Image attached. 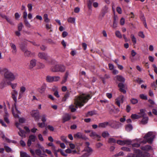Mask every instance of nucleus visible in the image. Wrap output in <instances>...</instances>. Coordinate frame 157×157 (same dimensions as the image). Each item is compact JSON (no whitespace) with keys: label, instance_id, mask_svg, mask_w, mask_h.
Wrapping results in <instances>:
<instances>
[{"label":"nucleus","instance_id":"b1692460","mask_svg":"<svg viewBox=\"0 0 157 157\" xmlns=\"http://www.w3.org/2000/svg\"><path fill=\"white\" fill-rule=\"evenodd\" d=\"M143 117V118L141 121V123L143 124H145L147 123L148 120V118L147 117L144 116Z\"/></svg>","mask_w":157,"mask_h":157},{"label":"nucleus","instance_id":"a878e982","mask_svg":"<svg viewBox=\"0 0 157 157\" xmlns=\"http://www.w3.org/2000/svg\"><path fill=\"white\" fill-rule=\"evenodd\" d=\"M69 74L68 72H67L64 77L62 82H61V84H63L64 83L67 81Z\"/></svg>","mask_w":157,"mask_h":157},{"label":"nucleus","instance_id":"69168bd1","mask_svg":"<svg viewBox=\"0 0 157 157\" xmlns=\"http://www.w3.org/2000/svg\"><path fill=\"white\" fill-rule=\"evenodd\" d=\"M152 112L153 114L155 115H157V107L153 109Z\"/></svg>","mask_w":157,"mask_h":157},{"label":"nucleus","instance_id":"e2e57ef3","mask_svg":"<svg viewBox=\"0 0 157 157\" xmlns=\"http://www.w3.org/2000/svg\"><path fill=\"white\" fill-rule=\"evenodd\" d=\"M102 145V144L101 143H98L96 144V147L98 148L101 147Z\"/></svg>","mask_w":157,"mask_h":157},{"label":"nucleus","instance_id":"0eeeda50","mask_svg":"<svg viewBox=\"0 0 157 157\" xmlns=\"http://www.w3.org/2000/svg\"><path fill=\"white\" fill-rule=\"evenodd\" d=\"M145 115V111L144 109H141L140 110V112L138 113V114H132L131 116V117L133 119H138L142 117H144Z\"/></svg>","mask_w":157,"mask_h":157},{"label":"nucleus","instance_id":"cd10ccee","mask_svg":"<svg viewBox=\"0 0 157 157\" xmlns=\"http://www.w3.org/2000/svg\"><path fill=\"white\" fill-rule=\"evenodd\" d=\"M5 115H4V119L5 121L7 123H9V121L8 118V117L9 116V114H8L7 111L5 110Z\"/></svg>","mask_w":157,"mask_h":157},{"label":"nucleus","instance_id":"f3484780","mask_svg":"<svg viewBox=\"0 0 157 157\" xmlns=\"http://www.w3.org/2000/svg\"><path fill=\"white\" fill-rule=\"evenodd\" d=\"M12 81L10 80L9 79L4 78L3 81L1 83V85H2L3 86V87L6 86V85H10Z\"/></svg>","mask_w":157,"mask_h":157},{"label":"nucleus","instance_id":"c85d7f7f","mask_svg":"<svg viewBox=\"0 0 157 157\" xmlns=\"http://www.w3.org/2000/svg\"><path fill=\"white\" fill-rule=\"evenodd\" d=\"M11 47L12 49V52L13 54H15L17 52L16 47L15 44H11Z\"/></svg>","mask_w":157,"mask_h":157},{"label":"nucleus","instance_id":"de8ad7c7","mask_svg":"<svg viewBox=\"0 0 157 157\" xmlns=\"http://www.w3.org/2000/svg\"><path fill=\"white\" fill-rule=\"evenodd\" d=\"M131 102L133 104H135L137 103L138 102V100L137 99L132 98L131 100Z\"/></svg>","mask_w":157,"mask_h":157},{"label":"nucleus","instance_id":"603ef678","mask_svg":"<svg viewBox=\"0 0 157 157\" xmlns=\"http://www.w3.org/2000/svg\"><path fill=\"white\" fill-rule=\"evenodd\" d=\"M25 25L28 27L29 28L31 27V25L28 22L27 19H25Z\"/></svg>","mask_w":157,"mask_h":157},{"label":"nucleus","instance_id":"aec40b11","mask_svg":"<svg viewBox=\"0 0 157 157\" xmlns=\"http://www.w3.org/2000/svg\"><path fill=\"white\" fill-rule=\"evenodd\" d=\"M39 57L41 59H44L47 60L48 58V56L46 54L40 52L38 54Z\"/></svg>","mask_w":157,"mask_h":157},{"label":"nucleus","instance_id":"a211bd4d","mask_svg":"<svg viewBox=\"0 0 157 157\" xmlns=\"http://www.w3.org/2000/svg\"><path fill=\"white\" fill-rule=\"evenodd\" d=\"M26 90L25 87L24 86H22L20 87L18 99H20L21 98Z\"/></svg>","mask_w":157,"mask_h":157},{"label":"nucleus","instance_id":"58836bf2","mask_svg":"<svg viewBox=\"0 0 157 157\" xmlns=\"http://www.w3.org/2000/svg\"><path fill=\"white\" fill-rule=\"evenodd\" d=\"M37 67L38 69H41L44 68L45 65L42 63L38 62L37 64Z\"/></svg>","mask_w":157,"mask_h":157},{"label":"nucleus","instance_id":"412c9836","mask_svg":"<svg viewBox=\"0 0 157 157\" xmlns=\"http://www.w3.org/2000/svg\"><path fill=\"white\" fill-rule=\"evenodd\" d=\"M114 80L119 82H124L125 81L124 78L122 76L117 75L114 78Z\"/></svg>","mask_w":157,"mask_h":157},{"label":"nucleus","instance_id":"6ab92c4d","mask_svg":"<svg viewBox=\"0 0 157 157\" xmlns=\"http://www.w3.org/2000/svg\"><path fill=\"white\" fill-rule=\"evenodd\" d=\"M16 125L17 127L19 128L20 130V132H18L19 135L21 137L25 136V134L24 132L21 129L19 128V126L20 125V124L18 122H16Z\"/></svg>","mask_w":157,"mask_h":157},{"label":"nucleus","instance_id":"6e6d98bb","mask_svg":"<svg viewBox=\"0 0 157 157\" xmlns=\"http://www.w3.org/2000/svg\"><path fill=\"white\" fill-rule=\"evenodd\" d=\"M23 26V24H22V23H19L18 24V30L19 31H21L22 29Z\"/></svg>","mask_w":157,"mask_h":157},{"label":"nucleus","instance_id":"423d86ee","mask_svg":"<svg viewBox=\"0 0 157 157\" xmlns=\"http://www.w3.org/2000/svg\"><path fill=\"white\" fill-rule=\"evenodd\" d=\"M15 109L13 108L12 109V111L13 115L14 117L16 118H19V121L20 123H22L25 122V120L23 118H19L18 116V114H20V112L17 109V108L15 105Z\"/></svg>","mask_w":157,"mask_h":157},{"label":"nucleus","instance_id":"a19ab883","mask_svg":"<svg viewBox=\"0 0 157 157\" xmlns=\"http://www.w3.org/2000/svg\"><path fill=\"white\" fill-rule=\"evenodd\" d=\"M115 35L117 37L119 38H121L122 36L120 32L119 31H116L115 32Z\"/></svg>","mask_w":157,"mask_h":157},{"label":"nucleus","instance_id":"2eb2a0df","mask_svg":"<svg viewBox=\"0 0 157 157\" xmlns=\"http://www.w3.org/2000/svg\"><path fill=\"white\" fill-rule=\"evenodd\" d=\"M36 139V136L34 135H32L29 136V139L27 142V145L28 146H30L32 142H34Z\"/></svg>","mask_w":157,"mask_h":157},{"label":"nucleus","instance_id":"7ed1b4c3","mask_svg":"<svg viewBox=\"0 0 157 157\" xmlns=\"http://www.w3.org/2000/svg\"><path fill=\"white\" fill-rule=\"evenodd\" d=\"M4 77L5 78L9 79L10 81H13L16 78L17 75H14L9 70L5 69L4 70Z\"/></svg>","mask_w":157,"mask_h":157},{"label":"nucleus","instance_id":"39448f33","mask_svg":"<svg viewBox=\"0 0 157 157\" xmlns=\"http://www.w3.org/2000/svg\"><path fill=\"white\" fill-rule=\"evenodd\" d=\"M64 66L62 65L56 64L52 66L51 68V71L53 72H63L65 70Z\"/></svg>","mask_w":157,"mask_h":157},{"label":"nucleus","instance_id":"ddd939ff","mask_svg":"<svg viewBox=\"0 0 157 157\" xmlns=\"http://www.w3.org/2000/svg\"><path fill=\"white\" fill-rule=\"evenodd\" d=\"M89 136L93 139H97L98 141L100 140L101 136L97 134L96 132H91Z\"/></svg>","mask_w":157,"mask_h":157},{"label":"nucleus","instance_id":"0e129e2a","mask_svg":"<svg viewBox=\"0 0 157 157\" xmlns=\"http://www.w3.org/2000/svg\"><path fill=\"white\" fill-rule=\"evenodd\" d=\"M125 23V19L124 18H122L120 21V24L121 25H123Z\"/></svg>","mask_w":157,"mask_h":157},{"label":"nucleus","instance_id":"4d7b16f0","mask_svg":"<svg viewBox=\"0 0 157 157\" xmlns=\"http://www.w3.org/2000/svg\"><path fill=\"white\" fill-rule=\"evenodd\" d=\"M45 122H42V123H38L37 124V125L40 128H42L44 127L45 125Z\"/></svg>","mask_w":157,"mask_h":157},{"label":"nucleus","instance_id":"49530a36","mask_svg":"<svg viewBox=\"0 0 157 157\" xmlns=\"http://www.w3.org/2000/svg\"><path fill=\"white\" fill-rule=\"evenodd\" d=\"M60 79L59 76H53V82H57L59 81Z\"/></svg>","mask_w":157,"mask_h":157},{"label":"nucleus","instance_id":"dca6fc26","mask_svg":"<svg viewBox=\"0 0 157 157\" xmlns=\"http://www.w3.org/2000/svg\"><path fill=\"white\" fill-rule=\"evenodd\" d=\"M21 48L23 52H24V55L25 56L29 57L32 55V53L31 52L28 50L26 48L22 47Z\"/></svg>","mask_w":157,"mask_h":157},{"label":"nucleus","instance_id":"bb28decb","mask_svg":"<svg viewBox=\"0 0 157 157\" xmlns=\"http://www.w3.org/2000/svg\"><path fill=\"white\" fill-rule=\"evenodd\" d=\"M62 118L63 122L68 121L69 120V114L67 113L64 114Z\"/></svg>","mask_w":157,"mask_h":157},{"label":"nucleus","instance_id":"4468645a","mask_svg":"<svg viewBox=\"0 0 157 157\" xmlns=\"http://www.w3.org/2000/svg\"><path fill=\"white\" fill-rule=\"evenodd\" d=\"M69 146L71 148L69 149V153H72L73 154L76 153L78 154L75 149V146L74 144L69 143Z\"/></svg>","mask_w":157,"mask_h":157},{"label":"nucleus","instance_id":"3c124183","mask_svg":"<svg viewBox=\"0 0 157 157\" xmlns=\"http://www.w3.org/2000/svg\"><path fill=\"white\" fill-rule=\"evenodd\" d=\"M69 97V94L67 92L65 95L63 97L62 99L63 101H65Z\"/></svg>","mask_w":157,"mask_h":157},{"label":"nucleus","instance_id":"4c0bfd02","mask_svg":"<svg viewBox=\"0 0 157 157\" xmlns=\"http://www.w3.org/2000/svg\"><path fill=\"white\" fill-rule=\"evenodd\" d=\"M117 17H114L113 25V27L115 28L117 27Z\"/></svg>","mask_w":157,"mask_h":157},{"label":"nucleus","instance_id":"5fc2aeb1","mask_svg":"<svg viewBox=\"0 0 157 157\" xmlns=\"http://www.w3.org/2000/svg\"><path fill=\"white\" fill-rule=\"evenodd\" d=\"M47 128L48 129L51 131H53L54 130V127L52 125H48L47 126Z\"/></svg>","mask_w":157,"mask_h":157},{"label":"nucleus","instance_id":"5701e85b","mask_svg":"<svg viewBox=\"0 0 157 157\" xmlns=\"http://www.w3.org/2000/svg\"><path fill=\"white\" fill-rule=\"evenodd\" d=\"M36 65V60L35 59L31 60L30 61L29 67L30 68H33Z\"/></svg>","mask_w":157,"mask_h":157},{"label":"nucleus","instance_id":"473e14b6","mask_svg":"<svg viewBox=\"0 0 157 157\" xmlns=\"http://www.w3.org/2000/svg\"><path fill=\"white\" fill-rule=\"evenodd\" d=\"M133 128L132 125L131 124H128L125 127V129L128 132H130L131 131Z\"/></svg>","mask_w":157,"mask_h":157},{"label":"nucleus","instance_id":"864d4df0","mask_svg":"<svg viewBox=\"0 0 157 157\" xmlns=\"http://www.w3.org/2000/svg\"><path fill=\"white\" fill-rule=\"evenodd\" d=\"M69 109H71V111L72 112H74L76 110V109L75 108L74 105H71L69 106Z\"/></svg>","mask_w":157,"mask_h":157},{"label":"nucleus","instance_id":"a18cd8bd","mask_svg":"<svg viewBox=\"0 0 157 157\" xmlns=\"http://www.w3.org/2000/svg\"><path fill=\"white\" fill-rule=\"evenodd\" d=\"M47 115L46 114H43L41 116V121L43 122H45L47 120Z\"/></svg>","mask_w":157,"mask_h":157},{"label":"nucleus","instance_id":"09e8293b","mask_svg":"<svg viewBox=\"0 0 157 157\" xmlns=\"http://www.w3.org/2000/svg\"><path fill=\"white\" fill-rule=\"evenodd\" d=\"M140 98L143 99L147 100V97L146 95L144 94H142L140 95Z\"/></svg>","mask_w":157,"mask_h":157},{"label":"nucleus","instance_id":"2f4dec72","mask_svg":"<svg viewBox=\"0 0 157 157\" xmlns=\"http://www.w3.org/2000/svg\"><path fill=\"white\" fill-rule=\"evenodd\" d=\"M46 81L49 82H53V76L48 75L46 77Z\"/></svg>","mask_w":157,"mask_h":157},{"label":"nucleus","instance_id":"6e6552de","mask_svg":"<svg viewBox=\"0 0 157 157\" xmlns=\"http://www.w3.org/2000/svg\"><path fill=\"white\" fill-rule=\"evenodd\" d=\"M32 116L34 118L36 121H38L40 119L39 112L38 110H32L30 113Z\"/></svg>","mask_w":157,"mask_h":157},{"label":"nucleus","instance_id":"680f3d73","mask_svg":"<svg viewBox=\"0 0 157 157\" xmlns=\"http://www.w3.org/2000/svg\"><path fill=\"white\" fill-rule=\"evenodd\" d=\"M121 149L123 151H130V149L128 148L125 147H123L121 148Z\"/></svg>","mask_w":157,"mask_h":157},{"label":"nucleus","instance_id":"393cba45","mask_svg":"<svg viewBox=\"0 0 157 157\" xmlns=\"http://www.w3.org/2000/svg\"><path fill=\"white\" fill-rule=\"evenodd\" d=\"M109 123L108 122H105L102 123H100L98 125V126L100 128H105L107 126Z\"/></svg>","mask_w":157,"mask_h":157},{"label":"nucleus","instance_id":"37998d69","mask_svg":"<svg viewBox=\"0 0 157 157\" xmlns=\"http://www.w3.org/2000/svg\"><path fill=\"white\" fill-rule=\"evenodd\" d=\"M108 142L109 143L112 144L115 143L116 142V141L114 139L112 138H109L108 140Z\"/></svg>","mask_w":157,"mask_h":157},{"label":"nucleus","instance_id":"72a5a7b5","mask_svg":"<svg viewBox=\"0 0 157 157\" xmlns=\"http://www.w3.org/2000/svg\"><path fill=\"white\" fill-rule=\"evenodd\" d=\"M74 136L75 138H82V133L80 132H78L75 134L74 135Z\"/></svg>","mask_w":157,"mask_h":157},{"label":"nucleus","instance_id":"8fccbe9b","mask_svg":"<svg viewBox=\"0 0 157 157\" xmlns=\"http://www.w3.org/2000/svg\"><path fill=\"white\" fill-rule=\"evenodd\" d=\"M75 19L74 17H69V22L75 24Z\"/></svg>","mask_w":157,"mask_h":157},{"label":"nucleus","instance_id":"f257e3e1","mask_svg":"<svg viewBox=\"0 0 157 157\" xmlns=\"http://www.w3.org/2000/svg\"><path fill=\"white\" fill-rule=\"evenodd\" d=\"M91 98L89 94H83L77 97L75 99V103L77 108H81L83 106L84 104L86 103L88 100Z\"/></svg>","mask_w":157,"mask_h":157},{"label":"nucleus","instance_id":"9b49d317","mask_svg":"<svg viewBox=\"0 0 157 157\" xmlns=\"http://www.w3.org/2000/svg\"><path fill=\"white\" fill-rule=\"evenodd\" d=\"M118 86L119 88V90L120 91L124 94L126 93V89H127L126 85L122 83H119L118 84Z\"/></svg>","mask_w":157,"mask_h":157},{"label":"nucleus","instance_id":"774afa93","mask_svg":"<svg viewBox=\"0 0 157 157\" xmlns=\"http://www.w3.org/2000/svg\"><path fill=\"white\" fill-rule=\"evenodd\" d=\"M91 154L88 153H86L83 154L81 157H88Z\"/></svg>","mask_w":157,"mask_h":157},{"label":"nucleus","instance_id":"338daca9","mask_svg":"<svg viewBox=\"0 0 157 157\" xmlns=\"http://www.w3.org/2000/svg\"><path fill=\"white\" fill-rule=\"evenodd\" d=\"M38 138L41 141H44V139L41 134H39L38 135Z\"/></svg>","mask_w":157,"mask_h":157},{"label":"nucleus","instance_id":"13d9d810","mask_svg":"<svg viewBox=\"0 0 157 157\" xmlns=\"http://www.w3.org/2000/svg\"><path fill=\"white\" fill-rule=\"evenodd\" d=\"M10 85L11 86L13 89H15L17 86V84L16 83H12L11 82Z\"/></svg>","mask_w":157,"mask_h":157},{"label":"nucleus","instance_id":"20e7f679","mask_svg":"<svg viewBox=\"0 0 157 157\" xmlns=\"http://www.w3.org/2000/svg\"><path fill=\"white\" fill-rule=\"evenodd\" d=\"M155 137V135L154 133L151 132H148L144 137L145 141H141L144 143L147 142L149 143H151Z\"/></svg>","mask_w":157,"mask_h":157},{"label":"nucleus","instance_id":"1a4fd4ad","mask_svg":"<svg viewBox=\"0 0 157 157\" xmlns=\"http://www.w3.org/2000/svg\"><path fill=\"white\" fill-rule=\"evenodd\" d=\"M109 125L112 127L117 129L121 126V124L119 122L113 121L109 122Z\"/></svg>","mask_w":157,"mask_h":157},{"label":"nucleus","instance_id":"c756f323","mask_svg":"<svg viewBox=\"0 0 157 157\" xmlns=\"http://www.w3.org/2000/svg\"><path fill=\"white\" fill-rule=\"evenodd\" d=\"M84 151L90 154H91L93 151L92 148L89 147H86L84 149Z\"/></svg>","mask_w":157,"mask_h":157},{"label":"nucleus","instance_id":"9d476101","mask_svg":"<svg viewBox=\"0 0 157 157\" xmlns=\"http://www.w3.org/2000/svg\"><path fill=\"white\" fill-rule=\"evenodd\" d=\"M133 142V141L131 140H118L117 141V143L119 145H129L130 144Z\"/></svg>","mask_w":157,"mask_h":157},{"label":"nucleus","instance_id":"f8f14e48","mask_svg":"<svg viewBox=\"0 0 157 157\" xmlns=\"http://www.w3.org/2000/svg\"><path fill=\"white\" fill-rule=\"evenodd\" d=\"M124 97L122 95H121L117 97L115 100V103L118 106H120V103H122L124 101Z\"/></svg>","mask_w":157,"mask_h":157},{"label":"nucleus","instance_id":"79ce46f5","mask_svg":"<svg viewBox=\"0 0 157 157\" xmlns=\"http://www.w3.org/2000/svg\"><path fill=\"white\" fill-rule=\"evenodd\" d=\"M95 114V113L94 111H91L88 112V113L86 114V116L87 117H88L90 116H92Z\"/></svg>","mask_w":157,"mask_h":157},{"label":"nucleus","instance_id":"f704fd0d","mask_svg":"<svg viewBox=\"0 0 157 157\" xmlns=\"http://www.w3.org/2000/svg\"><path fill=\"white\" fill-rule=\"evenodd\" d=\"M141 149L144 151H148L151 149V147L149 145H146L141 147Z\"/></svg>","mask_w":157,"mask_h":157},{"label":"nucleus","instance_id":"e433bc0d","mask_svg":"<svg viewBox=\"0 0 157 157\" xmlns=\"http://www.w3.org/2000/svg\"><path fill=\"white\" fill-rule=\"evenodd\" d=\"M45 89V88L44 86H42L38 89V90L39 92L42 94L44 92Z\"/></svg>","mask_w":157,"mask_h":157},{"label":"nucleus","instance_id":"7c9ffc66","mask_svg":"<svg viewBox=\"0 0 157 157\" xmlns=\"http://www.w3.org/2000/svg\"><path fill=\"white\" fill-rule=\"evenodd\" d=\"M43 18L44 21L46 23H48L50 21V19L48 17V15L45 13L44 14L43 16Z\"/></svg>","mask_w":157,"mask_h":157},{"label":"nucleus","instance_id":"f03ea898","mask_svg":"<svg viewBox=\"0 0 157 157\" xmlns=\"http://www.w3.org/2000/svg\"><path fill=\"white\" fill-rule=\"evenodd\" d=\"M134 151L135 154H129L128 155V157H146L150 156V154L148 153L145 152L143 153L137 149H135Z\"/></svg>","mask_w":157,"mask_h":157},{"label":"nucleus","instance_id":"4be33fe9","mask_svg":"<svg viewBox=\"0 0 157 157\" xmlns=\"http://www.w3.org/2000/svg\"><path fill=\"white\" fill-rule=\"evenodd\" d=\"M18 95V92L16 90H13L12 93V97L15 102L17 101V97Z\"/></svg>","mask_w":157,"mask_h":157},{"label":"nucleus","instance_id":"c9c22d12","mask_svg":"<svg viewBox=\"0 0 157 157\" xmlns=\"http://www.w3.org/2000/svg\"><path fill=\"white\" fill-rule=\"evenodd\" d=\"M20 156L21 157H30L29 155L26 152L23 151L20 152Z\"/></svg>","mask_w":157,"mask_h":157},{"label":"nucleus","instance_id":"c03bdc74","mask_svg":"<svg viewBox=\"0 0 157 157\" xmlns=\"http://www.w3.org/2000/svg\"><path fill=\"white\" fill-rule=\"evenodd\" d=\"M101 135L104 138H105L109 136V134L107 132L105 131L102 133Z\"/></svg>","mask_w":157,"mask_h":157},{"label":"nucleus","instance_id":"ea45409f","mask_svg":"<svg viewBox=\"0 0 157 157\" xmlns=\"http://www.w3.org/2000/svg\"><path fill=\"white\" fill-rule=\"evenodd\" d=\"M131 38L132 39V42L134 45H135L136 42V39L135 37L134 36L133 34H131Z\"/></svg>","mask_w":157,"mask_h":157},{"label":"nucleus","instance_id":"bf43d9fd","mask_svg":"<svg viewBox=\"0 0 157 157\" xmlns=\"http://www.w3.org/2000/svg\"><path fill=\"white\" fill-rule=\"evenodd\" d=\"M138 36L144 38L145 37V36L142 32H140L138 33Z\"/></svg>","mask_w":157,"mask_h":157},{"label":"nucleus","instance_id":"052dcab7","mask_svg":"<svg viewBox=\"0 0 157 157\" xmlns=\"http://www.w3.org/2000/svg\"><path fill=\"white\" fill-rule=\"evenodd\" d=\"M4 148L6 151L7 152H10L11 151V148L8 146H5Z\"/></svg>","mask_w":157,"mask_h":157}]
</instances>
